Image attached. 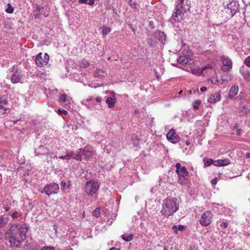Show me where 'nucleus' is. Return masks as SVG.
Wrapping results in <instances>:
<instances>
[{
	"label": "nucleus",
	"instance_id": "23",
	"mask_svg": "<svg viewBox=\"0 0 250 250\" xmlns=\"http://www.w3.org/2000/svg\"><path fill=\"white\" fill-rule=\"evenodd\" d=\"M116 102V99L115 96L113 97H108L106 100V103L108 104L109 108H112L114 106V104Z\"/></svg>",
	"mask_w": 250,
	"mask_h": 250
},
{
	"label": "nucleus",
	"instance_id": "41",
	"mask_svg": "<svg viewBox=\"0 0 250 250\" xmlns=\"http://www.w3.org/2000/svg\"><path fill=\"white\" fill-rule=\"evenodd\" d=\"M220 226L222 227V228H227V227H228V223L227 222H222L220 224Z\"/></svg>",
	"mask_w": 250,
	"mask_h": 250
},
{
	"label": "nucleus",
	"instance_id": "30",
	"mask_svg": "<svg viewBox=\"0 0 250 250\" xmlns=\"http://www.w3.org/2000/svg\"><path fill=\"white\" fill-rule=\"evenodd\" d=\"M100 210V208H97L93 212V216L97 218L101 216Z\"/></svg>",
	"mask_w": 250,
	"mask_h": 250
},
{
	"label": "nucleus",
	"instance_id": "24",
	"mask_svg": "<svg viewBox=\"0 0 250 250\" xmlns=\"http://www.w3.org/2000/svg\"><path fill=\"white\" fill-rule=\"evenodd\" d=\"M9 218L4 216H0V228L4 227L9 222Z\"/></svg>",
	"mask_w": 250,
	"mask_h": 250
},
{
	"label": "nucleus",
	"instance_id": "21",
	"mask_svg": "<svg viewBox=\"0 0 250 250\" xmlns=\"http://www.w3.org/2000/svg\"><path fill=\"white\" fill-rule=\"evenodd\" d=\"M7 102L6 100L0 101V114H3L8 108Z\"/></svg>",
	"mask_w": 250,
	"mask_h": 250
},
{
	"label": "nucleus",
	"instance_id": "29",
	"mask_svg": "<svg viewBox=\"0 0 250 250\" xmlns=\"http://www.w3.org/2000/svg\"><path fill=\"white\" fill-rule=\"evenodd\" d=\"M204 164L206 167L210 166L212 164L214 165V161L212 159H204Z\"/></svg>",
	"mask_w": 250,
	"mask_h": 250
},
{
	"label": "nucleus",
	"instance_id": "4",
	"mask_svg": "<svg viewBox=\"0 0 250 250\" xmlns=\"http://www.w3.org/2000/svg\"><path fill=\"white\" fill-rule=\"evenodd\" d=\"M175 167L176 168V173L179 177L178 179V183L181 185L184 184L186 181L185 177L188 174V171H187L186 167H181L180 163H177Z\"/></svg>",
	"mask_w": 250,
	"mask_h": 250
},
{
	"label": "nucleus",
	"instance_id": "61",
	"mask_svg": "<svg viewBox=\"0 0 250 250\" xmlns=\"http://www.w3.org/2000/svg\"><path fill=\"white\" fill-rule=\"evenodd\" d=\"M189 93H191V90H189Z\"/></svg>",
	"mask_w": 250,
	"mask_h": 250
},
{
	"label": "nucleus",
	"instance_id": "2",
	"mask_svg": "<svg viewBox=\"0 0 250 250\" xmlns=\"http://www.w3.org/2000/svg\"><path fill=\"white\" fill-rule=\"evenodd\" d=\"M176 2V12L172 15L175 21L178 15L184 14L189 10L191 4L189 0H177Z\"/></svg>",
	"mask_w": 250,
	"mask_h": 250
},
{
	"label": "nucleus",
	"instance_id": "34",
	"mask_svg": "<svg viewBox=\"0 0 250 250\" xmlns=\"http://www.w3.org/2000/svg\"><path fill=\"white\" fill-rule=\"evenodd\" d=\"M58 113L60 115H62V114L67 115L68 113L67 111H66L65 110L61 109H58Z\"/></svg>",
	"mask_w": 250,
	"mask_h": 250
},
{
	"label": "nucleus",
	"instance_id": "6",
	"mask_svg": "<svg viewBox=\"0 0 250 250\" xmlns=\"http://www.w3.org/2000/svg\"><path fill=\"white\" fill-rule=\"evenodd\" d=\"M59 190V185L56 183H52L45 185L43 190L41 192H44L46 194L50 195L53 194H56Z\"/></svg>",
	"mask_w": 250,
	"mask_h": 250
},
{
	"label": "nucleus",
	"instance_id": "20",
	"mask_svg": "<svg viewBox=\"0 0 250 250\" xmlns=\"http://www.w3.org/2000/svg\"><path fill=\"white\" fill-rule=\"evenodd\" d=\"M238 86L237 85H233L229 89V97L230 99H232L238 93Z\"/></svg>",
	"mask_w": 250,
	"mask_h": 250
},
{
	"label": "nucleus",
	"instance_id": "60",
	"mask_svg": "<svg viewBox=\"0 0 250 250\" xmlns=\"http://www.w3.org/2000/svg\"><path fill=\"white\" fill-rule=\"evenodd\" d=\"M182 92V91H181L179 92V94H181Z\"/></svg>",
	"mask_w": 250,
	"mask_h": 250
},
{
	"label": "nucleus",
	"instance_id": "43",
	"mask_svg": "<svg viewBox=\"0 0 250 250\" xmlns=\"http://www.w3.org/2000/svg\"><path fill=\"white\" fill-rule=\"evenodd\" d=\"M172 230L173 231V232L176 233V234H177L178 233V229H177V226H176V225H174L173 227H172Z\"/></svg>",
	"mask_w": 250,
	"mask_h": 250
},
{
	"label": "nucleus",
	"instance_id": "28",
	"mask_svg": "<svg viewBox=\"0 0 250 250\" xmlns=\"http://www.w3.org/2000/svg\"><path fill=\"white\" fill-rule=\"evenodd\" d=\"M104 71L101 69H97L94 72V76L97 78H101L103 76Z\"/></svg>",
	"mask_w": 250,
	"mask_h": 250
},
{
	"label": "nucleus",
	"instance_id": "51",
	"mask_svg": "<svg viewBox=\"0 0 250 250\" xmlns=\"http://www.w3.org/2000/svg\"><path fill=\"white\" fill-rule=\"evenodd\" d=\"M96 101L100 103L102 101V98L101 97H97L96 98Z\"/></svg>",
	"mask_w": 250,
	"mask_h": 250
},
{
	"label": "nucleus",
	"instance_id": "49",
	"mask_svg": "<svg viewBox=\"0 0 250 250\" xmlns=\"http://www.w3.org/2000/svg\"><path fill=\"white\" fill-rule=\"evenodd\" d=\"M211 183L212 185H215L217 183V179L214 178L211 180Z\"/></svg>",
	"mask_w": 250,
	"mask_h": 250
},
{
	"label": "nucleus",
	"instance_id": "45",
	"mask_svg": "<svg viewBox=\"0 0 250 250\" xmlns=\"http://www.w3.org/2000/svg\"><path fill=\"white\" fill-rule=\"evenodd\" d=\"M88 1H87V4H88L89 5H92L94 3V0H88Z\"/></svg>",
	"mask_w": 250,
	"mask_h": 250
},
{
	"label": "nucleus",
	"instance_id": "1",
	"mask_svg": "<svg viewBox=\"0 0 250 250\" xmlns=\"http://www.w3.org/2000/svg\"><path fill=\"white\" fill-rule=\"evenodd\" d=\"M161 212L166 217L172 215L179 209V203L176 198L167 197L163 201Z\"/></svg>",
	"mask_w": 250,
	"mask_h": 250
},
{
	"label": "nucleus",
	"instance_id": "14",
	"mask_svg": "<svg viewBox=\"0 0 250 250\" xmlns=\"http://www.w3.org/2000/svg\"><path fill=\"white\" fill-rule=\"evenodd\" d=\"M221 99V95L220 92H215L210 94L208 101L210 104H214L219 101Z\"/></svg>",
	"mask_w": 250,
	"mask_h": 250
},
{
	"label": "nucleus",
	"instance_id": "7",
	"mask_svg": "<svg viewBox=\"0 0 250 250\" xmlns=\"http://www.w3.org/2000/svg\"><path fill=\"white\" fill-rule=\"evenodd\" d=\"M42 53H40L37 55L35 59V62L39 67H42L46 65L49 62V57L47 53H45L44 54L43 58H42Z\"/></svg>",
	"mask_w": 250,
	"mask_h": 250
},
{
	"label": "nucleus",
	"instance_id": "55",
	"mask_svg": "<svg viewBox=\"0 0 250 250\" xmlns=\"http://www.w3.org/2000/svg\"><path fill=\"white\" fill-rule=\"evenodd\" d=\"M226 13L230 15V9H225Z\"/></svg>",
	"mask_w": 250,
	"mask_h": 250
},
{
	"label": "nucleus",
	"instance_id": "42",
	"mask_svg": "<svg viewBox=\"0 0 250 250\" xmlns=\"http://www.w3.org/2000/svg\"><path fill=\"white\" fill-rule=\"evenodd\" d=\"M18 214V211L14 212L12 214V215H11L12 218L13 219H16V218H17V217H18V216H17Z\"/></svg>",
	"mask_w": 250,
	"mask_h": 250
},
{
	"label": "nucleus",
	"instance_id": "12",
	"mask_svg": "<svg viewBox=\"0 0 250 250\" xmlns=\"http://www.w3.org/2000/svg\"><path fill=\"white\" fill-rule=\"evenodd\" d=\"M22 77L21 69H17L15 72L12 75L11 81L13 83H19Z\"/></svg>",
	"mask_w": 250,
	"mask_h": 250
},
{
	"label": "nucleus",
	"instance_id": "48",
	"mask_svg": "<svg viewBox=\"0 0 250 250\" xmlns=\"http://www.w3.org/2000/svg\"><path fill=\"white\" fill-rule=\"evenodd\" d=\"M79 2L80 3H85V4H87V1H88V0H79Z\"/></svg>",
	"mask_w": 250,
	"mask_h": 250
},
{
	"label": "nucleus",
	"instance_id": "33",
	"mask_svg": "<svg viewBox=\"0 0 250 250\" xmlns=\"http://www.w3.org/2000/svg\"><path fill=\"white\" fill-rule=\"evenodd\" d=\"M201 100H195L193 103L194 109L195 110H198L199 109L198 105H200L201 104Z\"/></svg>",
	"mask_w": 250,
	"mask_h": 250
},
{
	"label": "nucleus",
	"instance_id": "18",
	"mask_svg": "<svg viewBox=\"0 0 250 250\" xmlns=\"http://www.w3.org/2000/svg\"><path fill=\"white\" fill-rule=\"evenodd\" d=\"M191 61V59L190 58L184 56H179L177 58L178 62L184 65L188 64Z\"/></svg>",
	"mask_w": 250,
	"mask_h": 250
},
{
	"label": "nucleus",
	"instance_id": "19",
	"mask_svg": "<svg viewBox=\"0 0 250 250\" xmlns=\"http://www.w3.org/2000/svg\"><path fill=\"white\" fill-rule=\"evenodd\" d=\"M229 164V160L228 159H219L214 161V165L215 166H227Z\"/></svg>",
	"mask_w": 250,
	"mask_h": 250
},
{
	"label": "nucleus",
	"instance_id": "5",
	"mask_svg": "<svg viewBox=\"0 0 250 250\" xmlns=\"http://www.w3.org/2000/svg\"><path fill=\"white\" fill-rule=\"evenodd\" d=\"M5 239L8 240L12 247L19 248L21 245V239L18 235H14L13 233H6Z\"/></svg>",
	"mask_w": 250,
	"mask_h": 250
},
{
	"label": "nucleus",
	"instance_id": "50",
	"mask_svg": "<svg viewBox=\"0 0 250 250\" xmlns=\"http://www.w3.org/2000/svg\"><path fill=\"white\" fill-rule=\"evenodd\" d=\"M207 88L206 86H203V87H201V88H200V90L202 92H205L207 90Z\"/></svg>",
	"mask_w": 250,
	"mask_h": 250
},
{
	"label": "nucleus",
	"instance_id": "36",
	"mask_svg": "<svg viewBox=\"0 0 250 250\" xmlns=\"http://www.w3.org/2000/svg\"><path fill=\"white\" fill-rule=\"evenodd\" d=\"M240 72L242 75L243 76L244 78H246L247 75L248 74V71L244 70L243 68L240 70Z\"/></svg>",
	"mask_w": 250,
	"mask_h": 250
},
{
	"label": "nucleus",
	"instance_id": "52",
	"mask_svg": "<svg viewBox=\"0 0 250 250\" xmlns=\"http://www.w3.org/2000/svg\"><path fill=\"white\" fill-rule=\"evenodd\" d=\"M61 185L63 187H65L66 186V184L65 182L62 181L61 183Z\"/></svg>",
	"mask_w": 250,
	"mask_h": 250
},
{
	"label": "nucleus",
	"instance_id": "31",
	"mask_svg": "<svg viewBox=\"0 0 250 250\" xmlns=\"http://www.w3.org/2000/svg\"><path fill=\"white\" fill-rule=\"evenodd\" d=\"M6 6H7V8H6V9L5 10V11L7 13L11 14V13H12L14 12V8L11 6V4L10 3H8L6 5Z\"/></svg>",
	"mask_w": 250,
	"mask_h": 250
},
{
	"label": "nucleus",
	"instance_id": "40",
	"mask_svg": "<svg viewBox=\"0 0 250 250\" xmlns=\"http://www.w3.org/2000/svg\"><path fill=\"white\" fill-rule=\"evenodd\" d=\"M54 248L53 247H46L44 246L42 248L41 250H53Z\"/></svg>",
	"mask_w": 250,
	"mask_h": 250
},
{
	"label": "nucleus",
	"instance_id": "35",
	"mask_svg": "<svg viewBox=\"0 0 250 250\" xmlns=\"http://www.w3.org/2000/svg\"><path fill=\"white\" fill-rule=\"evenodd\" d=\"M244 63L247 66L250 67V56L245 59Z\"/></svg>",
	"mask_w": 250,
	"mask_h": 250
},
{
	"label": "nucleus",
	"instance_id": "59",
	"mask_svg": "<svg viewBox=\"0 0 250 250\" xmlns=\"http://www.w3.org/2000/svg\"><path fill=\"white\" fill-rule=\"evenodd\" d=\"M205 70V68H202V71L204 70Z\"/></svg>",
	"mask_w": 250,
	"mask_h": 250
},
{
	"label": "nucleus",
	"instance_id": "53",
	"mask_svg": "<svg viewBox=\"0 0 250 250\" xmlns=\"http://www.w3.org/2000/svg\"><path fill=\"white\" fill-rule=\"evenodd\" d=\"M49 155H50V157L51 158H57V156L56 155H54L52 153L49 154Z\"/></svg>",
	"mask_w": 250,
	"mask_h": 250
},
{
	"label": "nucleus",
	"instance_id": "26",
	"mask_svg": "<svg viewBox=\"0 0 250 250\" xmlns=\"http://www.w3.org/2000/svg\"><path fill=\"white\" fill-rule=\"evenodd\" d=\"M232 76L230 75H223L221 76L222 83H226L231 81Z\"/></svg>",
	"mask_w": 250,
	"mask_h": 250
},
{
	"label": "nucleus",
	"instance_id": "44",
	"mask_svg": "<svg viewBox=\"0 0 250 250\" xmlns=\"http://www.w3.org/2000/svg\"><path fill=\"white\" fill-rule=\"evenodd\" d=\"M184 228L185 226L181 225H178V226L177 227L178 229L180 231H182L184 229Z\"/></svg>",
	"mask_w": 250,
	"mask_h": 250
},
{
	"label": "nucleus",
	"instance_id": "54",
	"mask_svg": "<svg viewBox=\"0 0 250 250\" xmlns=\"http://www.w3.org/2000/svg\"><path fill=\"white\" fill-rule=\"evenodd\" d=\"M246 157L249 158L250 157V153H247L246 155Z\"/></svg>",
	"mask_w": 250,
	"mask_h": 250
},
{
	"label": "nucleus",
	"instance_id": "37",
	"mask_svg": "<svg viewBox=\"0 0 250 250\" xmlns=\"http://www.w3.org/2000/svg\"><path fill=\"white\" fill-rule=\"evenodd\" d=\"M128 4L131 7V8L135 9L136 8V3L134 2H132V0H129Z\"/></svg>",
	"mask_w": 250,
	"mask_h": 250
},
{
	"label": "nucleus",
	"instance_id": "3",
	"mask_svg": "<svg viewBox=\"0 0 250 250\" xmlns=\"http://www.w3.org/2000/svg\"><path fill=\"white\" fill-rule=\"evenodd\" d=\"M99 188L98 183L93 179H91L85 183L84 189L86 193L89 195L95 194Z\"/></svg>",
	"mask_w": 250,
	"mask_h": 250
},
{
	"label": "nucleus",
	"instance_id": "47",
	"mask_svg": "<svg viewBox=\"0 0 250 250\" xmlns=\"http://www.w3.org/2000/svg\"><path fill=\"white\" fill-rule=\"evenodd\" d=\"M3 208L4 209V210L5 211H8L10 209V207L9 206H7L3 205Z\"/></svg>",
	"mask_w": 250,
	"mask_h": 250
},
{
	"label": "nucleus",
	"instance_id": "57",
	"mask_svg": "<svg viewBox=\"0 0 250 250\" xmlns=\"http://www.w3.org/2000/svg\"><path fill=\"white\" fill-rule=\"evenodd\" d=\"M189 144H190V143H189V142H186V144H187V145H189Z\"/></svg>",
	"mask_w": 250,
	"mask_h": 250
},
{
	"label": "nucleus",
	"instance_id": "16",
	"mask_svg": "<svg viewBox=\"0 0 250 250\" xmlns=\"http://www.w3.org/2000/svg\"><path fill=\"white\" fill-rule=\"evenodd\" d=\"M35 153L38 156L48 155V150L43 146H41L35 150Z\"/></svg>",
	"mask_w": 250,
	"mask_h": 250
},
{
	"label": "nucleus",
	"instance_id": "58",
	"mask_svg": "<svg viewBox=\"0 0 250 250\" xmlns=\"http://www.w3.org/2000/svg\"><path fill=\"white\" fill-rule=\"evenodd\" d=\"M70 184L69 183V184L67 186V187H68V188H70Z\"/></svg>",
	"mask_w": 250,
	"mask_h": 250
},
{
	"label": "nucleus",
	"instance_id": "25",
	"mask_svg": "<svg viewBox=\"0 0 250 250\" xmlns=\"http://www.w3.org/2000/svg\"><path fill=\"white\" fill-rule=\"evenodd\" d=\"M59 158H60L61 159H63V160H64V159L69 160L70 158L77 159H79L78 158H77L76 157L74 156L72 152L69 153L68 151H67L66 154L65 155L59 156Z\"/></svg>",
	"mask_w": 250,
	"mask_h": 250
},
{
	"label": "nucleus",
	"instance_id": "27",
	"mask_svg": "<svg viewBox=\"0 0 250 250\" xmlns=\"http://www.w3.org/2000/svg\"><path fill=\"white\" fill-rule=\"evenodd\" d=\"M122 239L126 242H129L133 239V235L131 233H125L121 236Z\"/></svg>",
	"mask_w": 250,
	"mask_h": 250
},
{
	"label": "nucleus",
	"instance_id": "38",
	"mask_svg": "<svg viewBox=\"0 0 250 250\" xmlns=\"http://www.w3.org/2000/svg\"><path fill=\"white\" fill-rule=\"evenodd\" d=\"M191 72L193 74L196 75H200L201 73H202V71H199L198 70H192Z\"/></svg>",
	"mask_w": 250,
	"mask_h": 250
},
{
	"label": "nucleus",
	"instance_id": "32",
	"mask_svg": "<svg viewBox=\"0 0 250 250\" xmlns=\"http://www.w3.org/2000/svg\"><path fill=\"white\" fill-rule=\"evenodd\" d=\"M110 28L108 27L103 26L102 34L103 35H106L110 32Z\"/></svg>",
	"mask_w": 250,
	"mask_h": 250
},
{
	"label": "nucleus",
	"instance_id": "22",
	"mask_svg": "<svg viewBox=\"0 0 250 250\" xmlns=\"http://www.w3.org/2000/svg\"><path fill=\"white\" fill-rule=\"evenodd\" d=\"M19 225L18 224L12 225L8 229V231L6 233H13L14 235H18L19 230Z\"/></svg>",
	"mask_w": 250,
	"mask_h": 250
},
{
	"label": "nucleus",
	"instance_id": "46",
	"mask_svg": "<svg viewBox=\"0 0 250 250\" xmlns=\"http://www.w3.org/2000/svg\"><path fill=\"white\" fill-rule=\"evenodd\" d=\"M242 130L240 129H237L236 131V134L238 136H240L241 134Z\"/></svg>",
	"mask_w": 250,
	"mask_h": 250
},
{
	"label": "nucleus",
	"instance_id": "13",
	"mask_svg": "<svg viewBox=\"0 0 250 250\" xmlns=\"http://www.w3.org/2000/svg\"><path fill=\"white\" fill-rule=\"evenodd\" d=\"M28 231L27 227L25 225H22L19 229L18 236L21 240H24L26 238V233Z\"/></svg>",
	"mask_w": 250,
	"mask_h": 250
},
{
	"label": "nucleus",
	"instance_id": "56",
	"mask_svg": "<svg viewBox=\"0 0 250 250\" xmlns=\"http://www.w3.org/2000/svg\"><path fill=\"white\" fill-rule=\"evenodd\" d=\"M109 250H120L118 249H117L116 248H112L110 249Z\"/></svg>",
	"mask_w": 250,
	"mask_h": 250
},
{
	"label": "nucleus",
	"instance_id": "39",
	"mask_svg": "<svg viewBox=\"0 0 250 250\" xmlns=\"http://www.w3.org/2000/svg\"><path fill=\"white\" fill-rule=\"evenodd\" d=\"M208 83H216L218 82V80L217 79H208Z\"/></svg>",
	"mask_w": 250,
	"mask_h": 250
},
{
	"label": "nucleus",
	"instance_id": "11",
	"mask_svg": "<svg viewBox=\"0 0 250 250\" xmlns=\"http://www.w3.org/2000/svg\"><path fill=\"white\" fill-rule=\"evenodd\" d=\"M225 9H230V16L232 17L236 12L238 7L235 1H231L228 3L225 8Z\"/></svg>",
	"mask_w": 250,
	"mask_h": 250
},
{
	"label": "nucleus",
	"instance_id": "8",
	"mask_svg": "<svg viewBox=\"0 0 250 250\" xmlns=\"http://www.w3.org/2000/svg\"><path fill=\"white\" fill-rule=\"evenodd\" d=\"M221 60L222 61V70L224 72L229 71L232 68V61L227 56H222L221 57Z\"/></svg>",
	"mask_w": 250,
	"mask_h": 250
},
{
	"label": "nucleus",
	"instance_id": "17",
	"mask_svg": "<svg viewBox=\"0 0 250 250\" xmlns=\"http://www.w3.org/2000/svg\"><path fill=\"white\" fill-rule=\"evenodd\" d=\"M78 157H81L82 155H84L86 158H89L92 155V152L88 150L83 149H80L77 151Z\"/></svg>",
	"mask_w": 250,
	"mask_h": 250
},
{
	"label": "nucleus",
	"instance_id": "10",
	"mask_svg": "<svg viewBox=\"0 0 250 250\" xmlns=\"http://www.w3.org/2000/svg\"><path fill=\"white\" fill-rule=\"evenodd\" d=\"M167 139L173 144H176L179 141V137L175 133V130L171 129L167 134Z\"/></svg>",
	"mask_w": 250,
	"mask_h": 250
},
{
	"label": "nucleus",
	"instance_id": "9",
	"mask_svg": "<svg viewBox=\"0 0 250 250\" xmlns=\"http://www.w3.org/2000/svg\"><path fill=\"white\" fill-rule=\"evenodd\" d=\"M212 218L211 213L210 211H207L202 215L200 222L202 226H207L211 223Z\"/></svg>",
	"mask_w": 250,
	"mask_h": 250
},
{
	"label": "nucleus",
	"instance_id": "15",
	"mask_svg": "<svg viewBox=\"0 0 250 250\" xmlns=\"http://www.w3.org/2000/svg\"><path fill=\"white\" fill-rule=\"evenodd\" d=\"M59 100L60 103H64L66 106H69L72 102L71 98L65 93L61 95Z\"/></svg>",
	"mask_w": 250,
	"mask_h": 250
}]
</instances>
